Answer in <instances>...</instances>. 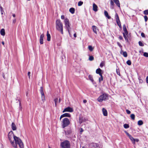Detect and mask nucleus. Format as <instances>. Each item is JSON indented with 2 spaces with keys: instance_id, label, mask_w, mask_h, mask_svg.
<instances>
[{
  "instance_id": "nucleus-1",
  "label": "nucleus",
  "mask_w": 148,
  "mask_h": 148,
  "mask_svg": "<svg viewBox=\"0 0 148 148\" xmlns=\"http://www.w3.org/2000/svg\"><path fill=\"white\" fill-rule=\"evenodd\" d=\"M56 26L57 29L62 34H63L62 23L61 22L60 20L58 19L56 22Z\"/></svg>"
},
{
  "instance_id": "nucleus-2",
  "label": "nucleus",
  "mask_w": 148,
  "mask_h": 148,
  "mask_svg": "<svg viewBox=\"0 0 148 148\" xmlns=\"http://www.w3.org/2000/svg\"><path fill=\"white\" fill-rule=\"evenodd\" d=\"M14 139L15 141L14 144H16V148L17 147V144L19 145L21 148H23L24 147L23 143L21 140L19 138L15 136H14Z\"/></svg>"
},
{
  "instance_id": "nucleus-3",
  "label": "nucleus",
  "mask_w": 148,
  "mask_h": 148,
  "mask_svg": "<svg viewBox=\"0 0 148 148\" xmlns=\"http://www.w3.org/2000/svg\"><path fill=\"white\" fill-rule=\"evenodd\" d=\"M15 136L13 132L10 131L9 132L8 135V138L11 143V144L12 145L13 147L14 148H16V144H14V141H12V139L13 137L14 138V136Z\"/></svg>"
},
{
  "instance_id": "nucleus-4",
  "label": "nucleus",
  "mask_w": 148,
  "mask_h": 148,
  "mask_svg": "<svg viewBox=\"0 0 148 148\" xmlns=\"http://www.w3.org/2000/svg\"><path fill=\"white\" fill-rule=\"evenodd\" d=\"M60 146L62 148H69L70 147V143L69 141L65 140L61 143Z\"/></svg>"
},
{
  "instance_id": "nucleus-5",
  "label": "nucleus",
  "mask_w": 148,
  "mask_h": 148,
  "mask_svg": "<svg viewBox=\"0 0 148 148\" xmlns=\"http://www.w3.org/2000/svg\"><path fill=\"white\" fill-rule=\"evenodd\" d=\"M70 122L67 118H65L63 119L62 126L63 128H64L70 124Z\"/></svg>"
},
{
  "instance_id": "nucleus-6",
  "label": "nucleus",
  "mask_w": 148,
  "mask_h": 148,
  "mask_svg": "<svg viewBox=\"0 0 148 148\" xmlns=\"http://www.w3.org/2000/svg\"><path fill=\"white\" fill-rule=\"evenodd\" d=\"M64 22L65 23V27L67 30L69 34H70V30L71 29L70 25L69 23V20L66 18L64 19Z\"/></svg>"
},
{
  "instance_id": "nucleus-7",
  "label": "nucleus",
  "mask_w": 148,
  "mask_h": 148,
  "mask_svg": "<svg viewBox=\"0 0 148 148\" xmlns=\"http://www.w3.org/2000/svg\"><path fill=\"white\" fill-rule=\"evenodd\" d=\"M125 133L127 134V135L129 137L130 140L132 142V143L133 144H135V142L136 141L137 142H138L139 141V140L137 139H134V138L132 136L130 135L128 132H127V131H125Z\"/></svg>"
},
{
  "instance_id": "nucleus-8",
  "label": "nucleus",
  "mask_w": 148,
  "mask_h": 148,
  "mask_svg": "<svg viewBox=\"0 0 148 148\" xmlns=\"http://www.w3.org/2000/svg\"><path fill=\"white\" fill-rule=\"evenodd\" d=\"M115 17L117 25H118L120 28H121V22L120 21L118 15L116 13L115 14Z\"/></svg>"
},
{
  "instance_id": "nucleus-9",
  "label": "nucleus",
  "mask_w": 148,
  "mask_h": 148,
  "mask_svg": "<svg viewBox=\"0 0 148 148\" xmlns=\"http://www.w3.org/2000/svg\"><path fill=\"white\" fill-rule=\"evenodd\" d=\"M89 146L90 148H99V145L94 143H90Z\"/></svg>"
},
{
  "instance_id": "nucleus-10",
  "label": "nucleus",
  "mask_w": 148,
  "mask_h": 148,
  "mask_svg": "<svg viewBox=\"0 0 148 148\" xmlns=\"http://www.w3.org/2000/svg\"><path fill=\"white\" fill-rule=\"evenodd\" d=\"M40 92L41 95V98L42 101H44L45 100V96L43 91V88L41 87L40 88Z\"/></svg>"
},
{
  "instance_id": "nucleus-11",
  "label": "nucleus",
  "mask_w": 148,
  "mask_h": 148,
  "mask_svg": "<svg viewBox=\"0 0 148 148\" xmlns=\"http://www.w3.org/2000/svg\"><path fill=\"white\" fill-rule=\"evenodd\" d=\"M73 111V109L70 107H67L65 108L63 111H62L63 112H72Z\"/></svg>"
},
{
  "instance_id": "nucleus-12",
  "label": "nucleus",
  "mask_w": 148,
  "mask_h": 148,
  "mask_svg": "<svg viewBox=\"0 0 148 148\" xmlns=\"http://www.w3.org/2000/svg\"><path fill=\"white\" fill-rule=\"evenodd\" d=\"M71 116V115L70 114L67 113H65L64 114L62 115L60 118V120L61 119L64 117H70Z\"/></svg>"
},
{
  "instance_id": "nucleus-13",
  "label": "nucleus",
  "mask_w": 148,
  "mask_h": 148,
  "mask_svg": "<svg viewBox=\"0 0 148 148\" xmlns=\"http://www.w3.org/2000/svg\"><path fill=\"white\" fill-rule=\"evenodd\" d=\"M44 34H42L41 35L40 38V43L41 44H42L43 43V38L44 37Z\"/></svg>"
},
{
  "instance_id": "nucleus-14",
  "label": "nucleus",
  "mask_w": 148,
  "mask_h": 148,
  "mask_svg": "<svg viewBox=\"0 0 148 148\" xmlns=\"http://www.w3.org/2000/svg\"><path fill=\"white\" fill-rule=\"evenodd\" d=\"M102 70L100 68L97 69L96 71V72L97 74H99L100 75H102V73H101Z\"/></svg>"
},
{
  "instance_id": "nucleus-15",
  "label": "nucleus",
  "mask_w": 148,
  "mask_h": 148,
  "mask_svg": "<svg viewBox=\"0 0 148 148\" xmlns=\"http://www.w3.org/2000/svg\"><path fill=\"white\" fill-rule=\"evenodd\" d=\"M97 8H98V7L97 6V5L95 3H93V10L95 12H97L98 10Z\"/></svg>"
},
{
  "instance_id": "nucleus-16",
  "label": "nucleus",
  "mask_w": 148,
  "mask_h": 148,
  "mask_svg": "<svg viewBox=\"0 0 148 148\" xmlns=\"http://www.w3.org/2000/svg\"><path fill=\"white\" fill-rule=\"evenodd\" d=\"M11 127L13 130H16V126L14 123L13 122H12V123Z\"/></svg>"
},
{
  "instance_id": "nucleus-17",
  "label": "nucleus",
  "mask_w": 148,
  "mask_h": 148,
  "mask_svg": "<svg viewBox=\"0 0 148 148\" xmlns=\"http://www.w3.org/2000/svg\"><path fill=\"white\" fill-rule=\"evenodd\" d=\"M102 110L103 115L105 116H107L108 114L107 110L105 108H103Z\"/></svg>"
},
{
  "instance_id": "nucleus-18",
  "label": "nucleus",
  "mask_w": 148,
  "mask_h": 148,
  "mask_svg": "<svg viewBox=\"0 0 148 148\" xmlns=\"http://www.w3.org/2000/svg\"><path fill=\"white\" fill-rule=\"evenodd\" d=\"M101 96H103L102 98L104 100L108 98V96L107 94H103V95H101Z\"/></svg>"
},
{
  "instance_id": "nucleus-19",
  "label": "nucleus",
  "mask_w": 148,
  "mask_h": 148,
  "mask_svg": "<svg viewBox=\"0 0 148 148\" xmlns=\"http://www.w3.org/2000/svg\"><path fill=\"white\" fill-rule=\"evenodd\" d=\"M47 40L48 41H50L51 39V36L50 34H49L48 31L47 32Z\"/></svg>"
},
{
  "instance_id": "nucleus-20",
  "label": "nucleus",
  "mask_w": 148,
  "mask_h": 148,
  "mask_svg": "<svg viewBox=\"0 0 148 148\" xmlns=\"http://www.w3.org/2000/svg\"><path fill=\"white\" fill-rule=\"evenodd\" d=\"M69 11L72 14H73L75 13V9L74 8H71L69 10Z\"/></svg>"
},
{
  "instance_id": "nucleus-21",
  "label": "nucleus",
  "mask_w": 148,
  "mask_h": 148,
  "mask_svg": "<svg viewBox=\"0 0 148 148\" xmlns=\"http://www.w3.org/2000/svg\"><path fill=\"white\" fill-rule=\"evenodd\" d=\"M104 15L108 19H110V16H109L108 12L106 10L104 11Z\"/></svg>"
},
{
  "instance_id": "nucleus-22",
  "label": "nucleus",
  "mask_w": 148,
  "mask_h": 148,
  "mask_svg": "<svg viewBox=\"0 0 148 148\" xmlns=\"http://www.w3.org/2000/svg\"><path fill=\"white\" fill-rule=\"evenodd\" d=\"M114 2L116 5L119 7H120V4L119 0H113Z\"/></svg>"
},
{
  "instance_id": "nucleus-23",
  "label": "nucleus",
  "mask_w": 148,
  "mask_h": 148,
  "mask_svg": "<svg viewBox=\"0 0 148 148\" xmlns=\"http://www.w3.org/2000/svg\"><path fill=\"white\" fill-rule=\"evenodd\" d=\"M0 34L1 35L3 36H5V29H1L0 31Z\"/></svg>"
},
{
  "instance_id": "nucleus-24",
  "label": "nucleus",
  "mask_w": 148,
  "mask_h": 148,
  "mask_svg": "<svg viewBox=\"0 0 148 148\" xmlns=\"http://www.w3.org/2000/svg\"><path fill=\"white\" fill-rule=\"evenodd\" d=\"M92 28L93 29V31L94 32L95 34H97V27L93 25L92 26Z\"/></svg>"
},
{
  "instance_id": "nucleus-25",
  "label": "nucleus",
  "mask_w": 148,
  "mask_h": 148,
  "mask_svg": "<svg viewBox=\"0 0 148 148\" xmlns=\"http://www.w3.org/2000/svg\"><path fill=\"white\" fill-rule=\"evenodd\" d=\"M103 96H101V95L99 96L97 99V100L98 101H99V102H101L103 100H104L103 99V98H102V97Z\"/></svg>"
},
{
  "instance_id": "nucleus-26",
  "label": "nucleus",
  "mask_w": 148,
  "mask_h": 148,
  "mask_svg": "<svg viewBox=\"0 0 148 148\" xmlns=\"http://www.w3.org/2000/svg\"><path fill=\"white\" fill-rule=\"evenodd\" d=\"M88 49L90 51H93V50L94 49V47H92L91 46V45H89V46H88Z\"/></svg>"
},
{
  "instance_id": "nucleus-27",
  "label": "nucleus",
  "mask_w": 148,
  "mask_h": 148,
  "mask_svg": "<svg viewBox=\"0 0 148 148\" xmlns=\"http://www.w3.org/2000/svg\"><path fill=\"white\" fill-rule=\"evenodd\" d=\"M88 78L92 82H93L94 80L92 76L91 75H89L88 76Z\"/></svg>"
},
{
  "instance_id": "nucleus-28",
  "label": "nucleus",
  "mask_w": 148,
  "mask_h": 148,
  "mask_svg": "<svg viewBox=\"0 0 148 148\" xmlns=\"http://www.w3.org/2000/svg\"><path fill=\"white\" fill-rule=\"evenodd\" d=\"M123 30L124 31V32L126 34L127 33V29H126V27H125V25L123 26Z\"/></svg>"
},
{
  "instance_id": "nucleus-29",
  "label": "nucleus",
  "mask_w": 148,
  "mask_h": 148,
  "mask_svg": "<svg viewBox=\"0 0 148 148\" xmlns=\"http://www.w3.org/2000/svg\"><path fill=\"white\" fill-rule=\"evenodd\" d=\"M143 124V121L142 120H139L138 122V124L139 125H141Z\"/></svg>"
},
{
  "instance_id": "nucleus-30",
  "label": "nucleus",
  "mask_w": 148,
  "mask_h": 148,
  "mask_svg": "<svg viewBox=\"0 0 148 148\" xmlns=\"http://www.w3.org/2000/svg\"><path fill=\"white\" fill-rule=\"evenodd\" d=\"M130 117L131 119L133 120H134L135 119V116L134 114H132L130 115Z\"/></svg>"
},
{
  "instance_id": "nucleus-31",
  "label": "nucleus",
  "mask_w": 148,
  "mask_h": 148,
  "mask_svg": "<svg viewBox=\"0 0 148 148\" xmlns=\"http://www.w3.org/2000/svg\"><path fill=\"white\" fill-rule=\"evenodd\" d=\"M94 58L92 56H90L89 58V60L90 61H92L94 60Z\"/></svg>"
},
{
  "instance_id": "nucleus-32",
  "label": "nucleus",
  "mask_w": 148,
  "mask_h": 148,
  "mask_svg": "<svg viewBox=\"0 0 148 148\" xmlns=\"http://www.w3.org/2000/svg\"><path fill=\"white\" fill-rule=\"evenodd\" d=\"M54 101L55 103V106L56 107L57 106V103L58 102V98H56L54 99Z\"/></svg>"
},
{
  "instance_id": "nucleus-33",
  "label": "nucleus",
  "mask_w": 148,
  "mask_h": 148,
  "mask_svg": "<svg viewBox=\"0 0 148 148\" xmlns=\"http://www.w3.org/2000/svg\"><path fill=\"white\" fill-rule=\"evenodd\" d=\"M124 127L126 129L128 128L129 127V125L128 124H125L123 125Z\"/></svg>"
},
{
  "instance_id": "nucleus-34",
  "label": "nucleus",
  "mask_w": 148,
  "mask_h": 148,
  "mask_svg": "<svg viewBox=\"0 0 148 148\" xmlns=\"http://www.w3.org/2000/svg\"><path fill=\"white\" fill-rule=\"evenodd\" d=\"M83 2L81 1H80L78 2V6H81L83 4Z\"/></svg>"
},
{
  "instance_id": "nucleus-35",
  "label": "nucleus",
  "mask_w": 148,
  "mask_h": 148,
  "mask_svg": "<svg viewBox=\"0 0 148 148\" xmlns=\"http://www.w3.org/2000/svg\"><path fill=\"white\" fill-rule=\"evenodd\" d=\"M101 77L99 78V82H101L103 80V77L102 75H100Z\"/></svg>"
},
{
  "instance_id": "nucleus-36",
  "label": "nucleus",
  "mask_w": 148,
  "mask_h": 148,
  "mask_svg": "<svg viewBox=\"0 0 148 148\" xmlns=\"http://www.w3.org/2000/svg\"><path fill=\"white\" fill-rule=\"evenodd\" d=\"M123 55L125 57L127 56V53L126 51L123 52Z\"/></svg>"
},
{
  "instance_id": "nucleus-37",
  "label": "nucleus",
  "mask_w": 148,
  "mask_h": 148,
  "mask_svg": "<svg viewBox=\"0 0 148 148\" xmlns=\"http://www.w3.org/2000/svg\"><path fill=\"white\" fill-rule=\"evenodd\" d=\"M127 64L129 65H130L131 64V62L130 60H128L127 61Z\"/></svg>"
},
{
  "instance_id": "nucleus-38",
  "label": "nucleus",
  "mask_w": 148,
  "mask_h": 148,
  "mask_svg": "<svg viewBox=\"0 0 148 148\" xmlns=\"http://www.w3.org/2000/svg\"><path fill=\"white\" fill-rule=\"evenodd\" d=\"M138 44L140 46H143L144 45L143 43L140 41H139V42Z\"/></svg>"
},
{
  "instance_id": "nucleus-39",
  "label": "nucleus",
  "mask_w": 148,
  "mask_h": 148,
  "mask_svg": "<svg viewBox=\"0 0 148 148\" xmlns=\"http://www.w3.org/2000/svg\"><path fill=\"white\" fill-rule=\"evenodd\" d=\"M144 14L145 15L148 14V10H146L144 11Z\"/></svg>"
},
{
  "instance_id": "nucleus-40",
  "label": "nucleus",
  "mask_w": 148,
  "mask_h": 148,
  "mask_svg": "<svg viewBox=\"0 0 148 148\" xmlns=\"http://www.w3.org/2000/svg\"><path fill=\"white\" fill-rule=\"evenodd\" d=\"M104 65V63L103 62H101V64H100V66L101 67H103V66Z\"/></svg>"
},
{
  "instance_id": "nucleus-41",
  "label": "nucleus",
  "mask_w": 148,
  "mask_h": 148,
  "mask_svg": "<svg viewBox=\"0 0 148 148\" xmlns=\"http://www.w3.org/2000/svg\"><path fill=\"white\" fill-rule=\"evenodd\" d=\"M143 55L146 57H148V53L146 52H145L143 54Z\"/></svg>"
},
{
  "instance_id": "nucleus-42",
  "label": "nucleus",
  "mask_w": 148,
  "mask_h": 148,
  "mask_svg": "<svg viewBox=\"0 0 148 148\" xmlns=\"http://www.w3.org/2000/svg\"><path fill=\"white\" fill-rule=\"evenodd\" d=\"M144 19H145V22L147 21V20H148V18H147V16H144Z\"/></svg>"
},
{
  "instance_id": "nucleus-43",
  "label": "nucleus",
  "mask_w": 148,
  "mask_h": 148,
  "mask_svg": "<svg viewBox=\"0 0 148 148\" xmlns=\"http://www.w3.org/2000/svg\"><path fill=\"white\" fill-rule=\"evenodd\" d=\"M123 36L125 40H127V38L126 36L125 35V34L124 33H123Z\"/></svg>"
},
{
  "instance_id": "nucleus-44",
  "label": "nucleus",
  "mask_w": 148,
  "mask_h": 148,
  "mask_svg": "<svg viewBox=\"0 0 148 148\" xmlns=\"http://www.w3.org/2000/svg\"><path fill=\"white\" fill-rule=\"evenodd\" d=\"M117 44L118 46L121 48V49H122V46L119 42H117Z\"/></svg>"
},
{
  "instance_id": "nucleus-45",
  "label": "nucleus",
  "mask_w": 148,
  "mask_h": 148,
  "mask_svg": "<svg viewBox=\"0 0 148 148\" xmlns=\"http://www.w3.org/2000/svg\"><path fill=\"white\" fill-rule=\"evenodd\" d=\"M126 112L128 114H130L131 113V112L128 110H126Z\"/></svg>"
},
{
  "instance_id": "nucleus-46",
  "label": "nucleus",
  "mask_w": 148,
  "mask_h": 148,
  "mask_svg": "<svg viewBox=\"0 0 148 148\" xmlns=\"http://www.w3.org/2000/svg\"><path fill=\"white\" fill-rule=\"evenodd\" d=\"M116 73L118 75H120V72L119 71V70H117V69H116Z\"/></svg>"
},
{
  "instance_id": "nucleus-47",
  "label": "nucleus",
  "mask_w": 148,
  "mask_h": 148,
  "mask_svg": "<svg viewBox=\"0 0 148 148\" xmlns=\"http://www.w3.org/2000/svg\"><path fill=\"white\" fill-rule=\"evenodd\" d=\"M141 36L143 37H145V34H144L143 33V32H142L141 33Z\"/></svg>"
},
{
  "instance_id": "nucleus-48",
  "label": "nucleus",
  "mask_w": 148,
  "mask_h": 148,
  "mask_svg": "<svg viewBox=\"0 0 148 148\" xmlns=\"http://www.w3.org/2000/svg\"><path fill=\"white\" fill-rule=\"evenodd\" d=\"M61 18L62 19H65V16L64 15H62L61 16Z\"/></svg>"
},
{
  "instance_id": "nucleus-49",
  "label": "nucleus",
  "mask_w": 148,
  "mask_h": 148,
  "mask_svg": "<svg viewBox=\"0 0 148 148\" xmlns=\"http://www.w3.org/2000/svg\"><path fill=\"white\" fill-rule=\"evenodd\" d=\"M30 72H28V76H29V78H30Z\"/></svg>"
},
{
  "instance_id": "nucleus-50",
  "label": "nucleus",
  "mask_w": 148,
  "mask_h": 148,
  "mask_svg": "<svg viewBox=\"0 0 148 148\" xmlns=\"http://www.w3.org/2000/svg\"><path fill=\"white\" fill-rule=\"evenodd\" d=\"M119 38L120 40H122L123 38L121 36H120L119 37Z\"/></svg>"
},
{
  "instance_id": "nucleus-51",
  "label": "nucleus",
  "mask_w": 148,
  "mask_h": 148,
  "mask_svg": "<svg viewBox=\"0 0 148 148\" xmlns=\"http://www.w3.org/2000/svg\"><path fill=\"white\" fill-rule=\"evenodd\" d=\"M16 19H14L13 21V23H14L16 22Z\"/></svg>"
},
{
  "instance_id": "nucleus-52",
  "label": "nucleus",
  "mask_w": 148,
  "mask_h": 148,
  "mask_svg": "<svg viewBox=\"0 0 148 148\" xmlns=\"http://www.w3.org/2000/svg\"><path fill=\"white\" fill-rule=\"evenodd\" d=\"M84 131V130L82 128H81L80 132H82Z\"/></svg>"
},
{
  "instance_id": "nucleus-53",
  "label": "nucleus",
  "mask_w": 148,
  "mask_h": 148,
  "mask_svg": "<svg viewBox=\"0 0 148 148\" xmlns=\"http://www.w3.org/2000/svg\"><path fill=\"white\" fill-rule=\"evenodd\" d=\"M146 82L147 83H148V77L146 78Z\"/></svg>"
},
{
  "instance_id": "nucleus-54",
  "label": "nucleus",
  "mask_w": 148,
  "mask_h": 148,
  "mask_svg": "<svg viewBox=\"0 0 148 148\" xmlns=\"http://www.w3.org/2000/svg\"><path fill=\"white\" fill-rule=\"evenodd\" d=\"M71 132L70 131H67L66 132V133H68V134H69Z\"/></svg>"
},
{
  "instance_id": "nucleus-55",
  "label": "nucleus",
  "mask_w": 148,
  "mask_h": 148,
  "mask_svg": "<svg viewBox=\"0 0 148 148\" xmlns=\"http://www.w3.org/2000/svg\"><path fill=\"white\" fill-rule=\"evenodd\" d=\"M87 102V101L86 100H83V102L84 103H86Z\"/></svg>"
},
{
  "instance_id": "nucleus-56",
  "label": "nucleus",
  "mask_w": 148,
  "mask_h": 148,
  "mask_svg": "<svg viewBox=\"0 0 148 148\" xmlns=\"http://www.w3.org/2000/svg\"><path fill=\"white\" fill-rule=\"evenodd\" d=\"M74 36L75 37H76V36H77V35H76V34L75 33L74 34Z\"/></svg>"
},
{
  "instance_id": "nucleus-57",
  "label": "nucleus",
  "mask_w": 148,
  "mask_h": 148,
  "mask_svg": "<svg viewBox=\"0 0 148 148\" xmlns=\"http://www.w3.org/2000/svg\"><path fill=\"white\" fill-rule=\"evenodd\" d=\"M3 78L4 79H5V75L3 74Z\"/></svg>"
},
{
  "instance_id": "nucleus-58",
  "label": "nucleus",
  "mask_w": 148,
  "mask_h": 148,
  "mask_svg": "<svg viewBox=\"0 0 148 148\" xmlns=\"http://www.w3.org/2000/svg\"><path fill=\"white\" fill-rule=\"evenodd\" d=\"M1 14L2 15L3 14V11H1Z\"/></svg>"
},
{
  "instance_id": "nucleus-59",
  "label": "nucleus",
  "mask_w": 148,
  "mask_h": 148,
  "mask_svg": "<svg viewBox=\"0 0 148 148\" xmlns=\"http://www.w3.org/2000/svg\"><path fill=\"white\" fill-rule=\"evenodd\" d=\"M112 3V5H113L114 4V2L112 1V3Z\"/></svg>"
},
{
  "instance_id": "nucleus-60",
  "label": "nucleus",
  "mask_w": 148,
  "mask_h": 148,
  "mask_svg": "<svg viewBox=\"0 0 148 148\" xmlns=\"http://www.w3.org/2000/svg\"><path fill=\"white\" fill-rule=\"evenodd\" d=\"M12 16L14 17H15V14H13Z\"/></svg>"
},
{
  "instance_id": "nucleus-61",
  "label": "nucleus",
  "mask_w": 148,
  "mask_h": 148,
  "mask_svg": "<svg viewBox=\"0 0 148 148\" xmlns=\"http://www.w3.org/2000/svg\"><path fill=\"white\" fill-rule=\"evenodd\" d=\"M2 44L3 45H4V42L3 41H2Z\"/></svg>"
},
{
  "instance_id": "nucleus-62",
  "label": "nucleus",
  "mask_w": 148,
  "mask_h": 148,
  "mask_svg": "<svg viewBox=\"0 0 148 148\" xmlns=\"http://www.w3.org/2000/svg\"><path fill=\"white\" fill-rule=\"evenodd\" d=\"M60 101H61V99L60 98L59 99V103H60Z\"/></svg>"
},
{
  "instance_id": "nucleus-63",
  "label": "nucleus",
  "mask_w": 148,
  "mask_h": 148,
  "mask_svg": "<svg viewBox=\"0 0 148 148\" xmlns=\"http://www.w3.org/2000/svg\"><path fill=\"white\" fill-rule=\"evenodd\" d=\"M19 105H20H20H21V103H20V102H19Z\"/></svg>"
},
{
  "instance_id": "nucleus-64",
  "label": "nucleus",
  "mask_w": 148,
  "mask_h": 148,
  "mask_svg": "<svg viewBox=\"0 0 148 148\" xmlns=\"http://www.w3.org/2000/svg\"><path fill=\"white\" fill-rule=\"evenodd\" d=\"M49 148H51L50 147H49Z\"/></svg>"
}]
</instances>
